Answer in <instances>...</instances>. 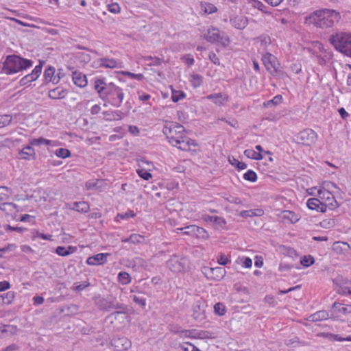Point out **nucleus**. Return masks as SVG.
<instances>
[{
  "instance_id": "obj_1",
  "label": "nucleus",
  "mask_w": 351,
  "mask_h": 351,
  "mask_svg": "<svg viewBox=\"0 0 351 351\" xmlns=\"http://www.w3.org/2000/svg\"><path fill=\"white\" fill-rule=\"evenodd\" d=\"M94 87L99 94L105 95L107 101L112 106L117 108L121 106L124 97L121 88L113 83L106 84L103 79L96 80Z\"/></svg>"
},
{
  "instance_id": "obj_2",
  "label": "nucleus",
  "mask_w": 351,
  "mask_h": 351,
  "mask_svg": "<svg viewBox=\"0 0 351 351\" xmlns=\"http://www.w3.org/2000/svg\"><path fill=\"white\" fill-rule=\"evenodd\" d=\"M339 14L333 10L323 9L316 10L305 18V23L314 25L320 28L332 27L335 23L338 22Z\"/></svg>"
},
{
  "instance_id": "obj_3",
  "label": "nucleus",
  "mask_w": 351,
  "mask_h": 351,
  "mask_svg": "<svg viewBox=\"0 0 351 351\" xmlns=\"http://www.w3.org/2000/svg\"><path fill=\"white\" fill-rule=\"evenodd\" d=\"M32 64L33 62L31 60L14 54L10 55L6 57L2 70L8 75L16 73L31 67Z\"/></svg>"
},
{
  "instance_id": "obj_4",
  "label": "nucleus",
  "mask_w": 351,
  "mask_h": 351,
  "mask_svg": "<svg viewBox=\"0 0 351 351\" xmlns=\"http://www.w3.org/2000/svg\"><path fill=\"white\" fill-rule=\"evenodd\" d=\"M330 42L337 50L351 57V33L338 32L332 34Z\"/></svg>"
},
{
  "instance_id": "obj_5",
  "label": "nucleus",
  "mask_w": 351,
  "mask_h": 351,
  "mask_svg": "<svg viewBox=\"0 0 351 351\" xmlns=\"http://www.w3.org/2000/svg\"><path fill=\"white\" fill-rule=\"evenodd\" d=\"M189 265V260L186 257L173 255L167 262V267L173 272L184 271Z\"/></svg>"
},
{
  "instance_id": "obj_6",
  "label": "nucleus",
  "mask_w": 351,
  "mask_h": 351,
  "mask_svg": "<svg viewBox=\"0 0 351 351\" xmlns=\"http://www.w3.org/2000/svg\"><path fill=\"white\" fill-rule=\"evenodd\" d=\"M96 305L99 310L108 312L114 309H123L122 303L117 302L116 298L112 295L98 299Z\"/></svg>"
},
{
  "instance_id": "obj_7",
  "label": "nucleus",
  "mask_w": 351,
  "mask_h": 351,
  "mask_svg": "<svg viewBox=\"0 0 351 351\" xmlns=\"http://www.w3.org/2000/svg\"><path fill=\"white\" fill-rule=\"evenodd\" d=\"M204 38L210 43H220L224 47L230 43L228 37L221 35L219 29L212 27L209 28L207 33L204 35Z\"/></svg>"
},
{
  "instance_id": "obj_8",
  "label": "nucleus",
  "mask_w": 351,
  "mask_h": 351,
  "mask_svg": "<svg viewBox=\"0 0 351 351\" xmlns=\"http://www.w3.org/2000/svg\"><path fill=\"white\" fill-rule=\"evenodd\" d=\"M262 60L266 69L271 75H275L281 72L280 64L277 58L272 54L269 53L265 54L262 58Z\"/></svg>"
},
{
  "instance_id": "obj_9",
  "label": "nucleus",
  "mask_w": 351,
  "mask_h": 351,
  "mask_svg": "<svg viewBox=\"0 0 351 351\" xmlns=\"http://www.w3.org/2000/svg\"><path fill=\"white\" fill-rule=\"evenodd\" d=\"M296 138L298 143L310 146L316 142L317 134L312 129H305L298 133Z\"/></svg>"
},
{
  "instance_id": "obj_10",
  "label": "nucleus",
  "mask_w": 351,
  "mask_h": 351,
  "mask_svg": "<svg viewBox=\"0 0 351 351\" xmlns=\"http://www.w3.org/2000/svg\"><path fill=\"white\" fill-rule=\"evenodd\" d=\"M317 193L319 198L324 201L323 203L327 204L330 210H335L339 206L334 195L328 190L323 188L319 189Z\"/></svg>"
},
{
  "instance_id": "obj_11",
  "label": "nucleus",
  "mask_w": 351,
  "mask_h": 351,
  "mask_svg": "<svg viewBox=\"0 0 351 351\" xmlns=\"http://www.w3.org/2000/svg\"><path fill=\"white\" fill-rule=\"evenodd\" d=\"M333 282L339 287L337 292L339 294L351 295V282L348 278L339 275L333 279Z\"/></svg>"
},
{
  "instance_id": "obj_12",
  "label": "nucleus",
  "mask_w": 351,
  "mask_h": 351,
  "mask_svg": "<svg viewBox=\"0 0 351 351\" xmlns=\"http://www.w3.org/2000/svg\"><path fill=\"white\" fill-rule=\"evenodd\" d=\"M173 146L177 147L183 151H190L192 146H197V143L195 141L191 139L187 136L180 135V137L178 138Z\"/></svg>"
},
{
  "instance_id": "obj_13",
  "label": "nucleus",
  "mask_w": 351,
  "mask_h": 351,
  "mask_svg": "<svg viewBox=\"0 0 351 351\" xmlns=\"http://www.w3.org/2000/svg\"><path fill=\"white\" fill-rule=\"evenodd\" d=\"M204 306V302L197 301L194 303L193 306L192 316L195 320L201 322L205 319L206 315Z\"/></svg>"
},
{
  "instance_id": "obj_14",
  "label": "nucleus",
  "mask_w": 351,
  "mask_h": 351,
  "mask_svg": "<svg viewBox=\"0 0 351 351\" xmlns=\"http://www.w3.org/2000/svg\"><path fill=\"white\" fill-rule=\"evenodd\" d=\"M131 344V341L125 337H116L112 340V345L118 351L127 350Z\"/></svg>"
},
{
  "instance_id": "obj_15",
  "label": "nucleus",
  "mask_w": 351,
  "mask_h": 351,
  "mask_svg": "<svg viewBox=\"0 0 351 351\" xmlns=\"http://www.w3.org/2000/svg\"><path fill=\"white\" fill-rule=\"evenodd\" d=\"M42 64H40L39 65H37L35 66L34 69L32 71V72L28 75H26L20 80L21 85H25L28 84L29 82H33L36 80L38 76L41 73L42 71Z\"/></svg>"
},
{
  "instance_id": "obj_16",
  "label": "nucleus",
  "mask_w": 351,
  "mask_h": 351,
  "mask_svg": "<svg viewBox=\"0 0 351 351\" xmlns=\"http://www.w3.org/2000/svg\"><path fill=\"white\" fill-rule=\"evenodd\" d=\"M110 256L109 253H99L90 256L86 260V263L89 265H104L107 262V257Z\"/></svg>"
},
{
  "instance_id": "obj_17",
  "label": "nucleus",
  "mask_w": 351,
  "mask_h": 351,
  "mask_svg": "<svg viewBox=\"0 0 351 351\" xmlns=\"http://www.w3.org/2000/svg\"><path fill=\"white\" fill-rule=\"evenodd\" d=\"M162 132L167 136V138L169 140V142L172 145H173V144L180 137V135L178 136L175 128H173V123H171L169 125H165L162 129Z\"/></svg>"
},
{
  "instance_id": "obj_18",
  "label": "nucleus",
  "mask_w": 351,
  "mask_h": 351,
  "mask_svg": "<svg viewBox=\"0 0 351 351\" xmlns=\"http://www.w3.org/2000/svg\"><path fill=\"white\" fill-rule=\"evenodd\" d=\"M206 270L209 272H213V274H214L210 275V274H208L207 271H204L205 276L208 279L218 280L223 278L226 274L225 269L219 267L215 268L208 267Z\"/></svg>"
},
{
  "instance_id": "obj_19",
  "label": "nucleus",
  "mask_w": 351,
  "mask_h": 351,
  "mask_svg": "<svg viewBox=\"0 0 351 351\" xmlns=\"http://www.w3.org/2000/svg\"><path fill=\"white\" fill-rule=\"evenodd\" d=\"M123 309H116L117 311L110 313L107 319L110 320L111 323H113L114 320L119 319V321H123L126 317L128 307L124 304H122Z\"/></svg>"
},
{
  "instance_id": "obj_20",
  "label": "nucleus",
  "mask_w": 351,
  "mask_h": 351,
  "mask_svg": "<svg viewBox=\"0 0 351 351\" xmlns=\"http://www.w3.org/2000/svg\"><path fill=\"white\" fill-rule=\"evenodd\" d=\"M72 78L74 84L81 88H84L87 85L86 76L82 72L74 71L72 72Z\"/></svg>"
},
{
  "instance_id": "obj_21",
  "label": "nucleus",
  "mask_w": 351,
  "mask_h": 351,
  "mask_svg": "<svg viewBox=\"0 0 351 351\" xmlns=\"http://www.w3.org/2000/svg\"><path fill=\"white\" fill-rule=\"evenodd\" d=\"M35 156V151L30 145H27L23 149L19 151V158L20 159L29 160L34 159Z\"/></svg>"
},
{
  "instance_id": "obj_22",
  "label": "nucleus",
  "mask_w": 351,
  "mask_h": 351,
  "mask_svg": "<svg viewBox=\"0 0 351 351\" xmlns=\"http://www.w3.org/2000/svg\"><path fill=\"white\" fill-rule=\"evenodd\" d=\"M230 22L232 25L238 29H243L247 25V19L243 16H236L233 19H231Z\"/></svg>"
},
{
  "instance_id": "obj_23",
  "label": "nucleus",
  "mask_w": 351,
  "mask_h": 351,
  "mask_svg": "<svg viewBox=\"0 0 351 351\" xmlns=\"http://www.w3.org/2000/svg\"><path fill=\"white\" fill-rule=\"evenodd\" d=\"M329 318V314L326 311H319L309 316L308 319L311 322L326 320Z\"/></svg>"
},
{
  "instance_id": "obj_24",
  "label": "nucleus",
  "mask_w": 351,
  "mask_h": 351,
  "mask_svg": "<svg viewBox=\"0 0 351 351\" xmlns=\"http://www.w3.org/2000/svg\"><path fill=\"white\" fill-rule=\"evenodd\" d=\"M332 250L337 253H346L350 250V245L345 242H335L332 245Z\"/></svg>"
},
{
  "instance_id": "obj_25",
  "label": "nucleus",
  "mask_w": 351,
  "mask_h": 351,
  "mask_svg": "<svg viewBox=\"0 0 351 351\" xmlns=\"http://www.w3.org/2000/svg\"><path fill=\"white\" fill-rule=\"evenodd\" d=\"M99 66L114 69L117 66V62L114 59L112 58H101L99 60Z\"/></svg>"
},
{
  "instance_id": "obj_26",
  "label": "nucleus",
  "mask_w": 351,
  "mask_h": 351,
  "mask_svg": "<svg viewBox=\"0 0 351 351\" xmlns=\"http://www.w3.org/2000/svg\"><path fill=\"white\" fill-rule=\"evenodd\" d=\"M65 91L60 87H57L54 89H52L49 92V97L53 99L64 98L65 97Z\"/></svg>"
},
{
  "instance_id": "obj_27",
  "label": "nucleus",
  "mask_w": 351,
  "mask_h": 351,
  "mask_svg": "<svg viewBox=\"0 0 351 351\" xmlns=\"http://www.w3.org/2000/svg\"><path fill=\"white\" fill-rule=\"evenodd\" d=\"M207 98L218 106L223 105L227 101V97L222 93L210 95Z\"/></svg>"
},
{
  "instance_id": "obj_28",
  "label": "nucleus",
  "mask_w": 351,
  "mask_h": 351,
  "mask_svg": "<svg viewBox=\"0 0 351 351\" xmlns=\"http://www.w3.org/2000/svg\"><path fill=\"white\" fill-rule=\"evenodd\" d=\"M264 213L262 209H256V210H243L240 213L239 215L242 217H249L252 216H261Z\"/></svg>"
},
{
  "instance_id": "obj_29",
  "label": "nucleus",
  "mask_w": 351,
  "mask_h": 351,
  "mask_svg": "<svg viewBox=\"0 0 351 351\" xmlns=\"http://www.w3.org/2000/svg\"><path fill=\"white\" fill-rule=\"evenodd\" d=\"M72 208L77 212L86 213L89 210V205L85 202H74Z\"/></svg>"
},
{
  "instance_id": "obj_30",
  "label": "nucleus",
  "mask_w": 351,
  "mask_h": 351,
  "mask_svg": "<svg viewBox=\"0 0 351 351\" xmlns=\"http://www.w3.org/2000/svg\"><path fill=\"white\" fill-rule=\"evenodd\" d=\"M0 209L5 213L10 214L16 211V205L11 202H5L0 205Z\"/></svg>"
},
{
  "instance_id": "obj_31",
  "label": "nucleus",
  "mask_w": 351,
  "mask_h": 351,
  "mask_svg": "<svg viewBox=\"0 0 351 351\" xmlns=\"http://www.w3.org/2000/svg\"><path fill=\"white\" fill-rule=\"evenodd\" d=\"M321 202L319 198H310L306 204L309 209L319 211V206L321 205Z\"/></svg>"
},
{
  "instance_id": "obj_32",
  "label": "nucleus",
  "mask_w": 351,
  "mask_h": 351,
  "mask_svg": "<svg viewBox=\"0 0 351 351\" xmlns=\"http://www.w3.org/2000/svg\"><path fill=\"white\" fill-rule=\"evenodd\" d=\"M205 221L219 225L221 227L226 224V221L223 218L217 216H206Z\"/></svg>"
},
{
  "instance_id": "obj_33",
  "label": "nucleus",
  "mask_w": 351,
  "mask_h": 351,
  "mask_svg": "<svg viewBox=\"0 0 351 351\" xmlns=\"http://www.w3.org/2000/svg\"><path fill=\"white\" fill-rule=\"evenodd\" d=\"M132 278L125 271H121L118 274V280L122 285H128L131 282Z\"/></svg>"
},
{
  "instance_id": "obj_34",
  "label": "nucleus",
  "mask_w": 351,
  "mask_h": 351,
  "mask_svg": "<svg viewBox=\"0 0 351 351\" xmlns=\"http://www.w3.org/2000/svg\"><path fill=\"white\" fill-rule=\"evenodd\" d=\"M244 154L248 158L259 160L263 159V156L261 153L256 152L253 149H246L244 152Z\"/></svg>"
},
{
  "instance_id": "obj_35",
  "label": "nucleus",
  "mask_w": 351,
  "mask_h": 351,
  "mask_svg": "<svg viewBox=\"0 0 351 351\" xmlns=\"http://www.w3.org/2000/svg\"><path fill=\"white\" fill-rule=\"evenodd\" d=\"M73 247L71 246H69L67 249L63 246H58L56 249V252L59 256H66L69 255L71 253L73 252Z\"/></svg>"
},
{
  "instance_id": "obj_36",
  "label": "nucleus",
  "mask_w": 351,
  "mask_h": 351,
  "mask_svg": "<svg viewBox=\"0 0 351 351\" xmlns=\"http://www.w3.org/2000/svg\"><path fill=\"white\" fill-rule=\"evenodd\" d=\"M191 229L195 230L193 235H195L198 238L206 239L209 237L208 232L203 228L196 226V227L191 228Z\"/></svg>"
},
{
  "instance_id": "obj_37",
  "label": "nucleus",
  "mask_w": 351,
  "mask_h": 351,
  "mask_svg": "<svg viewBox=\"0 0 351 351\" xmlns=\"http://www.w3.org/2000/svg\"><path fill=\"white\" fill-rule=\"evenodd\" d=\"M143 59L145 62L150 61L149 63H147L148 66H159L162 62V60L158 57H152L150 56L143 57Z\"/></svg>"
},
{
  "instance_id": "obj_38",
  "label": "nucleus",
  "mask_w": 351,
  "mask_h": 351,
  "mask_svg": "<svg viewBox=\"0 0 351 351\" xmlns=\"http://www.w3.org/2000/svg\"><path fill=\"white\" fill-rule=\"evenodd\" d=\"M282 101V97L280 95L275 96L272 99L264 102L263 105L266 108L271 107V106H276L280 104Z\"/></svg>"
},
{
  "instance_id": "obj_39",
  "label": "nucleus",
  "mask_w": 351,
  "mask_h": 351,
  "mask_svg": "<svg viewBox=\"0 0 351 351\" xmlns=\"http://www.w3.org/2000/svg\"><path fill=\"white\" fill-rule=\"evenodd\" d=\"M284 217L289 219L291 223H295L299 220L298 216L292 211L284 210Z\"/></svg>"
},
{
  "instance_id": "obj_40",
  "label": "nucleus",
  "mask_w": 351,
  "mask_h": 351,
  "mask_svg": "<svg viewBox=\"0 0 351 351\" xmlns=\"http://www.w3.org/2000/svg\"><path fill=\"white\" fill-rule=\"evenodd\" d=\"M55 71L56 69L53 66H49L45 69L44 72V77L47 82H49V81L52 79L53 75L55 74Z\"/></svg>"
},
{
  "instance_id": "obj_41",
  "label": "nucleus",
  "mask_w": 351,
  "mask_h": 351,
  "mask_svg": "<svg viewBox=\"0 0 351 351\" xmlns=\"http://www.w3.org/2000/svg\"><path fill=\"white\" fill-rule=\"evenodd\" d=\"M315 262L314 258L311 256H304L300 260V264L304 267H309Z\"/></svg>"
},
{
  "instance_id": "obj_42",
  "label": "nucleus",
  "mask_w": 351,
  "mask_h": 351,
  "mask_svg": "<svg viewBox=\"0 0 351 351\" xmlns=\"http://www.w3.org/2000/svg\"><path fill=\"white\" fill-rule=\"evenodd\" d=\"M2 296L3 297L4 299V304H10L15 298V293L14 291H8L5 294H2Z\"/></svg>"
},
{
  "instance_id": "obj_43",
  "label": "nucleus",
  "mask_w": 351,
  "mask_h": 351,
  "mask_svg": "<svg viewBox=\"0 0 351 351\" xmlns=\"http://www.w3.org/2000/svg\"><path fill=\"white\" fill-rule=\"evenodd\" d=\"M56 155L61 158H66L71 156V152L66 148H59L56 151Z\"/></svg>"
},
{
  "instance_id": "obj_44",
  "label": "nucleus",
  "mask_w": 351,
  "mask_h": 351,
  "mask_svg": "<svg viewBox=\"0 0 351 351\" xmlns=\"http://www.w3.org/2000/svg\"><path fill=\"white\" fill-rule=\"evenodd\" d=\"M243 178L250 182H255L257 179L256 173L252 170H248L243 175Z\"/></svg>"
},
{
  "instance_id": "obj_45",
  "label": "nucleus",
  "mask_w": 351,
  "mask_h": 351,
  "mask_svg": "<svg viewBox=\"0 0 351 351\" xmlns=\"http://www.w3.org/2000/svg\"><path fill=\"white\" fill-rule=\"evenodd\" d=\"M214 311L215 314L218 315H223L226 311L225 306L223 304L219 302L215 304Z\"/></svg>"
},
{
  "instance_id": "obj_46",
  "label": "nucleus",
  "mask_w": 351,
  "mask_h": 351,
  "mask_svg": "<svg viewBox=\"0 0 351 351\" xmlns=\"http://www.w3.org/2000/svg\"><path fill=\"white\" fill-rule=\"evenodd\" d=\"M229 162L232 165L235 166L238 169H245L247 168V165L245 163L240 162L234 158H232V159L229 158Z\"/></svg>"
},
{
  "instance_id": "obj_47",
  "label": "nucleus",
  "mask_w": 351,
  "mask_h": 351,
  "mask_svg": "<svg viewBox=\"0 0 351 351\" xmlns=\"http://www.w3.org/2000/svg\"><path fill=\"white\" fill-rule=\"evenodd\" d=\"M143 239V237L139 234H132L129 238L123 240L124 242H130L132 243H139Z\"/></svg>"
},
{
  "instance_id": "obj_48",
  "label": "nucleus",
  "mask_w": 351,
  "mask_h": 351,
  "mask_svg": "<svg viewBox=\"0 0 351 351\" xmlns=\"http://www.w3.org/2000/svg\"><path fill=\"white\" fill-rule=\"evenodd\" d=\"M185 97V93L183 91H172L171 99L173 102H178L181 99Z\"/></svg>"
},
{
  "instance_id": "obj_49",
  "label": "nucleus",
  "mask_w": 351,
  "mask_h": 351,
  "mask_svg": "<svg viewBox=\"0 0 351 351\" xmlns=\"http://www.w3.org/2000/svg\"><path fill=\"white\" fill-rule=\"evenodd\" d=\"M5 191L10 192V189L7 186H0V202L7 200L9 197Z\"/></svg>"
},
{
  "instance_id": "obj_50",
  "label": "nucleus",
  "mask_w": 351,
  "mask_h": 351,
  "mask_svg": "<svg viewBox=\"0 0 351 351\" xmlns=\"http://www.w3.org/2000/svg\"><path fill=\"white\" fill-rule=\"evenodd\" d=\"M3 228L6 231H16L19 233H23L24 231L26 230V228L22 227H13L8 224L3 225Z\"/></svg>"
},
{
  "instance_id": "obj_51",
  "label": "nucleus",
  "mask_w": 351,
  "mask_h": 351,
  "mask_svg": "<svg viewBox=\"0 0 351 351\" xmlns=\"http://www.w3.org/2000/svg\"><path fill=\"white\" fill-rule=\"evenodd\" d=\"M181 335L182 337L196 338L197 330H184L181 331Z\"/></svg>"
},
{
  "instance_id": "obj_52",
  "label": "nucleus",
  "mask_w": 351,
  "mask_h": 351,
  "mask_svg": "<svg viewBox=\"0 0 351 351\" xmlns=\"http://www.w3.org/2000/svg\"><path fill=\"white\" fill-rule=\"evenodd\" d=\"M202 82V77L198 74L193 75L191 77V84L194 87H197L201 85Z\"/></svg>"
},
{
  "instance_id": "obj_53",
  "label": "nucleus",
  "mask_w": 351,
  "mask_h": 351,
  "mask_svg": "<svg viewBox=\"0 0 351 351\" xmlns=\"http://www.w3.org/2000/svg\"><path fill=\"white\" fill-rule=\"evenodd\" d=\"M77 57L80 60L81 62L87 63L91 60L90 56L88 53L84 52H79L77 54Z\"/></svg>"
},
{
  "instance_id": "obj_54",
  "label": "nucleus",
  "mask_w": 351,
  "mask_h": 351,
  "mask_svg": "<svg viewBox=\"0 0 351 351\" xmlns=\"http://www.w3.org/2000/svg\"><path fill=\"white\" fill-rule=\"evenodd\" d=\"M132 300L136 304L140 305L142 307H144L146 304V300L143 297L134 295L132 296Z\"/></svg>"
},
{
  "instance_id": "obj_55",
  "label": "nucleus",
  "mask_w": 351,
  "mask_h": 351,
  "mask_svg": "<svg viewBox=\"0 0 351 351\" xmlns=\"http://www.w3.org/2000/svg\"><path fill=\"white\" fill-rule=\"evenodd\" d=\"M137 173L138 176L145 180H148L152 178V174L145 169L137 170Z\"/></svg>"
},
{
  "instance_id": "obj_56",
  "label": "nucleus",
  "mask_w": 351,
  "mask_h": 351,
  "mask_svg": "<svg viewBox=\"0 0 351 351\" xmlns=\"http://www.w3.org/2000/svg\"><path fill=\"white\" fill-rule=\"evenodd\" d=\"M16 326H10V325H8V326H5L4 325L3 326V328L1 329V332H9L11 335H14L16 333Z\"/></svg>"
},
{
  "instance_id": "obj_57",
  "label": "nucleus",
  "mask_w": 351,
  "mask_h": 351,
  "mask_svg": "<svg viewBox=\"0 0 351 351\" xmlns=\"http://www.w3.org/2000/svg\"><path fill=\"white\" fill-rule=\"evenodd\" d=\"M217 262L221 265H226L230 262V260L224 254H221L217 258Z\"/></svg>"
},
{
  "instance_id": "obj_58",
  "label": "nucleus",
  "mask_w": 351,
  "mask_h": 351,
  "mask_svg": "<svg viewBox=\"0 0 351 351\" xmlns=\"http://www.w3.org/2000/svg\"><path fill=\"white\" fill-rule=\"evenodd\" d=\"M135 216V213L133 211H128L125 213H119L117 217H120L122 219H129L130 217H134Z\"/></svg>"
},
{
  "instance_id": "obj_59",
  "label": "nucleus",
  "mask_w": 351,
  "mask_h": 351,
  "mask_svg": "<svg viewBox=\"0 0 351 351\" xmlns=\"http://www.w3.org/2000/svg\"><path fill=\"white\" fill-rule=\"evenodd\" d=\"M209 337V332L204 330H197L196 338L198 339H206Z\"/></svg>"
},
{
  "instance_id": "obj_60",
  "label": "nucleus",
  "mask_w": 351,
  "mask_h": 351,
  "mask_svg": "<svg viewBox=\"0 0 351 351\" xmlns=\"http://www.w3.org/2000/svg\"><path fill=\"white\" fill-rule=\"evenodd\" d=\"M217 7L210 3L205 7L204 12L208 14H212L217 12Z\"/></svg>"
},
{
  "instance_id": "obj_61",
  "label": "nucleus",
  "mask_w": 351,
  "mask_h": 351,
  "mask_svg": "<svg viewBox=\"0 0 351 351\" xmlns=\"http://www.w3.org/2000/svg\"><path fill=\"white\" fill-rule=\"evenodd\" d=\"M208 57L215 64L219 65L220 64L219 59L215 53L210 52Z\"/></svg>"
},
{
  "instance_id": "obj_62",
  "label": "nucleus",
  "mask_w": 351,
  "mask_h": 351,
  "mask_svg": "<svg viewBox=\"0 0 351 351\" xmlns=\"http://www.w3.org/2000/svg\"><path fill=\"white\" fill-rule=\"evenodd\" d=\"M128 130L129 132L134 136H138L140 133L139 129L135 125H130Z\"/></svg>"
},
{
  "instance_id": "obj_63",
  "label": "nucleus",
  "mask_w": 351,
  "mask_h": 351,
  "mask_svg": "<svg viewBox=\"0 0 351 351\" xmlns=\"http://www.w3.org/2000/svg\"><path fill=\"white\" fill-rule=\"evenodd\" d=\"M19 349V346L15 343H13V344H11V345L7 346L4 349H3L1 351H16Z\"/></svg>"
},
{
  "instance_id": "obj_64",
  "label": "nucleus",
  "mask_w": 351,
  "mask_h": 351,
  "mask_svg": "<svg viewBox=\"0 0 351 351\" xmlns=\"http://www.w3.org/2000/svg\"><path fill=\"white\" fill-rule=\"evenodd\" d=\"M339 312L343 314L351 313V305H347L346 306H343L342 308L339 309Z\"/></svg>"
}]
</instances>
